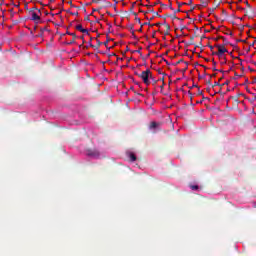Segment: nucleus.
<instances>
[{
  "label": "nucleus",
  "instance_id": "32",
  "mask_svg": "<svg viewBox=\"0 0 256 256\" xmlns=\"http://www.w3.org/2000/svg\"><path fill=\"white\" fill-rule=\"evenodd\" d=\"M246 6H247V7H251V5H249V2H246Z\"/></svg>",
  "mask_w": 256,
  "mask_h": 256
},
{
  "label": "nucleus",
  "instance_id": "55",
  "mask_svg": "<svg viewBox=\"0 0 256 256\" xmlns=\"http://www.w3.org/2000/svg\"><path fill=\"white\" fill-rule=\"evenodd\" d=\"M223 78H220L219 81H221Z\"/></svg>",
  "mask_w": 256,
  "mask_h": 256
},
{
  "label": "nucleus",
  "instance_id": "7",
  "mask_svg": "<svg viewBox=\"0 0 256 256\" xmlns=\"http://www.w3.org/2000/svg\"><path fill=\"white\" fill-rule=\"evenodd\" d=\"M129 159L130 161L135 162L137 161V156H135L133 153H129Z\"/></svg>",
  "mask_w": 256,
  "mask_h": 256
},
{
  "label": "nucleus",
  "instance_id": "45",
  "mask_svg": "<svg viewBox=\"0 0 256 256\" xmlns=\"http://www.w3.org/2000/svg\"><path fill=\"white\" fill-rule=\"evenodd\" d=\"M213 71H217V68H213Z\"/></svg>",
  "mask_w": 256,
  "mask_h": 256
},
{
  "label": "nucleus",
  "instance_id": "33",
  "mask_svg": "<svg viewBox=\"0 0 256 256\" xmlns=\"http://www.w3.org/2000/svg\"><path fill=\"white\" fill-rule=\"evenodd\" d=\"M41 29H43V33H45V31H47V28H41Z\"/></svg>",
  "mask_w": 256,
  "mask_h": 256
},
{
  "label": "nucleus",
  "instance_id": "52",
  "mask_svg": "<svg viewBox=\"0 0 256 256\" xmlns=\"http://www.w3.org/2000/svg\"><path fill=\"white\" fill-rule=\"evenodd\" d=\"M178 7H181V4H179Z\"/></svg>",
  "mask_w": 256,
  "mask_h": 256
},
{
  "label": "nucleus",
  "instance_id": "2",
  "mask_svg": "<svg viewBox=\"0 0 256 256\" xmlns=\"http://www.w3.org/2000/svg\"><path fill=\"white\" fill-rule=\"evenodd\" d=\"M215 47H217L218 52H214L213 55H217L218 57H223V54L227 53V48H225V45L216 44Z\"/></svg>",
  "mask_w": 256,
  "mask_h": 256
},
{
  "label": "nucleus",
  "instance_id": "46",
  "mask_svg": "<svg viewBox=\"0 0 256 256\" xmlns=\"http://www.w3.org/2000/svg\"><path fill=\"white\" fill-rule=\"evenodd\" d=\"M95 11H97V9H93V12L95 13Z\"/></svg>",
  "mask_w": 256,
  "mask_h": 256
},
{
  "label": "nucleus",
  "instance_id": "47",
  "mask_svg": "<svg viewBox=\"0 0 256 256\" xmlns=\"http://www.w3.org/2000/svg\"><path fill=\"white\" fill-rule=\"evenodd\" d=\"M229 35H233V32H230Z\"/></svg>",
  "mask_w": 256,
  "mask_h": 256
},
{
  "label": "nucleus",
  "instance_id": "1",
  "mask_svg": "<svg viewBox=\"0 0 256 256\" xmlns=\"http://www.w3.org/2000/svg\"><path fill=\"white\" fill-rule=\"evenodd\" d=\"M138 77L142 79L145 85H150V79H153V74L151 73V70L147 69L146 71H143L141 74H138Z\"/></svg>",
  "mask_w": 256,
  "mask_h": 256
},
{
  "label": "nucleus",
  "instance_id": "49",
  "mask_svg": "<svg viewBox=\"0 0 256 256\" xmlns=\"http://www.w3.org/2000/svg\"><path fill=\"white\" fill-rule=\"evenodd\" d=\"M68 3L71 5L72 1H69Z\"/></svg>",
  "mask_w": 256,
  "mask_h": 256
},
{
  "label": "nucleus",
  "instance_id": "37",
  "mask_svg": "<svg viewBox=\"0 0 256 256\" xmlns=\"http://www.w3.org/2000/svg\"><path fill=\"white\" fill-rule=\"evenodd\" d=\"M72 15H79V12L73 13Z\"/></svg>",
  "mask_w": 256,
  "mask_h": 256
},
{
  "label": "nucleus",
  "instance_id": "56",
  "mask_svg": "<svg viewBox=\"0 0 256 256\" xmlns=\"http://www.w3.org/2000/svg\"><path fill=\"white\" fill-rule=\"evenodd\" d=\"M254 65H256V62H254Z\"/></svg>",
  "mask_w": 256,
  "mask_h": 256
},
{
  "label": "nucleus",
  "instance_id": "44",
  "mask_svg": "<svg viewBox=\"0 0 256 256\" xmlns=\"http://www.w3.org/2000/svg\"><path fill=\"white\" fill-rule=\"evenodd\" d=\"M139 31H140V32H142V31H143V29H142V28H140V29H139Z\"/></svg>",
  "mask_w": 256,
  "mask_h": 256
},
{
  "label": "nucleus",
  "instance_id": "19",
  "mask_svg": "<svg viewBox=\"0 0 256 256\" xmlns=\"http://www.w3.org/2000/svg\"><path fill=\"white\" fill-rule=\"evenodd\" d=\"M135 19H136V21H137L139 24H141V19H140V18L136 17Z\"/></svg>",
  "mask_w": 256,
  "mask_h": 256
},
{
  "label": "nucleus",
  "instance_id": "50",
  "mask_svg": "<svg viewBox=\"0 0 256 256\" xmlns=\"http://www.w3.org/2000/svg\"><path fill=\"white\" fill-rule=\"evenodd\" d=\"M89 46L91 47V41L89 42Z\"/></svg>",
  "mask_w": 256,
  "mask_h": 256
},
{
  "label": "nucleus",
  "instance_id": "13",
  "mask_svg": "<svg viewBox=\"0 0 256 256\" xmlns=\"http://www.w3.org/2000/svg\"><path fill=\"white\" fill-rule=\"evenodd\" d=\"M35 37H43V29H40V33L37 34Z\"/></svg>",
  "mask_w": 256,
  "mask_h": 256
},
{
  "label": "nucleus",
  "instance_id": "3",
  "mask_svg": "<svg viewBox=\"0 0 256 256\" xmlns=\"http://www.w3.org/2000/svg\"><path fill=\"white\" fill-rule=\"evenodd\" d=\"M29 15H31V21H35V23H39L41 21V14L37 12H30Z\"/></svg>",
  "mask_w": 256,
  "mask_h": 256
},
{
  "label": "nucleus",
  "instance_id": "35",
  "mask_svg": "<svg viewBox=\"0 0 256 256\" xmlns=\"http://www.w3.org/2000/svg\"><path fill=\"white\" fill-rule=\"evenodd\" d=\"M209 48H210V51H213V46H209Z\"/></svg>",
  "mask_w": 256,
  "mask_h": 256
},
{
  "label": "nucleus",
  "instance_id": "31",
  "mask_svg": "<svg viewBox=\"0 0 256 256\" xmlns=\"http://www.w3.org/2000/svg\"><path fill=\"white\" fill-rule=\"evenodd\" d=\"M85 21H89V16H86V17H85Z\"/></svg>",
  "mask_w": 256,
  "mask_h": 256
},
{
  "label": "nucleus",
  "instance_id": "40",
  "mask_svg": "<svg viewBox=\"0 0 256 256\" xmlns=\"http://www.w3.org/2000/svg\"><path fill=\"white\" fill-rule=\"evenodd\" d=\"M25 9H29L27 4L25 5Z\"/></svg>",
  "mask_w": 256,
  "mask_h": 256
},
{
  "label": "nucleus",
  "instance_id": "34",
  "mask_svg": "<svg viewBox=\"0 0 256 256\" xmlns=\"http://www.w3.org/2000/svg\"><path fill=\"white\" fill-rule=\"evenodd\" d=\"M152 81H153V83H157V81L152 77Z\"/></svg>",
  "mask_w": 256,
  "mask_h": 256
},
{
  "label": "nucleus",
  "instance_id": "25",
  "mask_svg": "<svg viewBox=\"0 0 256 256\" xmlns=\"http://www.w3.org/2000/svg\"><path fill=\"white\" fill-rule=\"evenodd\" d=\"M223 85H229V80L223 83Z\"/></svg>",
  "mask_w": 256,
  "mask_h": 256
},
{
  "label": "nucleus",
  "instance_id": "18",
  "mask_svg": "<svg viewBox=\"0 0 256 256\" xmlns=\"http://www.w3.org/2000/svg\"><path fill=\"white\" fill-rule=\"evenodd\" d=\"M201 1H202V5H203L204 7H207V5H208L207 1H205V0H201Z\"/></svg>",
  "mask_w": 256,
  "mask_h": 256
},
{
  "label": "nucleus",
  "instance_id": "15",
  "mask_svg": "<svg viewBox=\"0 0 256 256\" xmlns=\"http://www.w3.org/2000/svg\"><path fill=\"white\" fill-rule=\"evenodd\" d=\"M191 189H193V191H197V189H199V186L193 185V186H191Z\"/></svg>",
  "mask_w": 256,
  "mask_h": 256
},
{
  "label": "nucleus",
  "instance_id": "22",
  "mask_svg": "<svg viewBox=\"0 0 256 256\" xmlns=\"http://www.w3.org/2000/svg\"><path fill=\"white\" fill-rule=\"evenodd\" d=\"M180 12H181V9H179V8L174 11V13H180Z\"/></svg>",
  "mask_w": 256,
  "mask_h": 256
},
{
  "label": "nucleus",
  "instance_id": "14",
  "mask_svg": "<svg viewBox=\"0 0 256 256\" xmlns=\"http://www.w3.org/2000/svg\"><path fill=\"white\" fill-rule=\"evenodd\" d=\"M81 33H86V35H89V30H87V29H85V28H83V30L82 31H80Z\"/></svg>",
  "mask_w": 256,
  "mask_h": 256
},
{
  "label": "nucleus",
  "instance_id": "8",
  "mask_svg": "<svg viewBox=\"0 0 256 256\" xmlns=\"http://www.w3.org/2000/svg\"><path fill=\"white\" fill-rule=\"evenodd\" d=\"M35 11H38L39 15H41V10L37 9V7H33L29 9V13H35Z\"/></svg>",
  "mask_w": 256,
  "mask_h": 256
},
{
  "label": "nucleus",
  "instance_id": "39",
  "mask_svg": "<svg viewBox=\"0 0 256 256\" xmlns=\"http://www.w3.org/2000/svg\"><path fill=\"white\" fill-rule=\"evenodd\" d=\"M154 5H159V2H155Z\"/></svg>",
  "mask_w": 256,
  "mask_h": 256
},
{
  "label": "nucleus",
  "instance_id": "6",
  "mask_svg": "<svg viewBox=\"0 0 256 256\" xmlns=\"http://www.w3.org/2000/svg\"><path fill=\"white\" fill-rule=\"evenodd\" d=\"M101 45H103V42H100L99 39H97V45L95 46L93 44H90V47H92V49H99Z\"/></svg>",
  "mask_w": 256,
  "mask_h": 256
},
{
  "label": "nucleus",
  "instance_id": "58",
  "mask_svg": "<svg viewBox=\"0 0 256 256\" xmlns=\"http://www.w3.org/2000/svg\"><path fill=\"white\" fill-rule=\"evenodd\" d=\"M121 1H125V0H121Z\"/></svg>",
  "mask_w": 256,
  "mask_h": 256
},
{
  "label": "nucleus",
  "instance_id": "36",
  "mask_svg": "<svg viewBox=\"0 0 256 256\" xmlns=\"http://www.w3.org/2000/svg\"><path fill=\"white\" fill-rule=\"evenodd\" d=\"M50 1V3H55V0H49Z\"/></svg>",
  "mask_w": 256,
  "mask_h": 256
},
{
  "label": "nucleus",
  "instance_id": "27",
  "mask_svg": "<svg viewBox=\"0 0 256 256\" xmlns=\"http://www.w3.org/2000/svg\"><path fill=\"white\" fill-rule=\"evenodd\" d=\"M93 3H99V0H92Z\"/></svg>",
  "mask_w": 256,
  "mask_h": 256
},
{
  "label": "nucleus",
  "instance_id": "28",
  "mask_svg": "<svg viewBox=\"0 0 256 256\" xmlns=\"http://www.w3.org/2000/svg\"><path fill=\"white\" fill-rule=\"evenodd\" d=\"M155 25H156V27H160L161 23H156Z\"/></svg>",
  "mask_w": 256,
  "mask_h": 256
},
{
  "label": "nucleus",
  "instance_id": "30",
  "mask_svg": "<svg viewBox=\"0 0 256 256\" xmlns=\"http://www.w3.org/2000/svg\"><path fill=\"white\" fill-rule=\"evenodd\" d=\"M109 41L104 42L105 47H107Z\"/></svg>",
  "mask_w": 256,
  "mask_h": 256
},
{
  "label": "nucleus",
  "instance_id": "23",
  "mask_svg": "<svg viewBox=\"0 0 256 256\" xmlns=\"http://www.w3.org/2000/svg\"><path fill=\"white\" fill-rule=\"evenodd\" d=\"M130 13H132V15H134V17H137V12H130Z\"/></svg>",
  "mask_w": 256,
  "mask_h": 256
},
{
  "label": "nucleus",
  "instance_id": "43",
  "mask_svg": "<svg viewBox=\"0 0 256 256\" xmlns=\"http://www.w3.org/2000/svg\"><path fill=\"white\" fill-rule=\"evenodd\" d=\"M208 84L211 85V80L208 81Z\"/></svg>",
  "mask_w": 256,
  "mask_h": 256
},
{
  "label": "nucleus",
  "instance_id": "5",
  "mask_svg": "<svg viewBox=\"0 0 256 256\" xmlns=\"http://www.w3.org/2000/svg\"><path fill=\"white\" fill-rule=\"evenodd\" d=\"M67 35H71V37H73V39L69 43V45H73V43H75V39H77V34L71 33V32H67Z\"/></svg>",
  "mask_w": 256,
  "mask_h": 256
},
{
  "label": "nucleus",
  "instance_id": "42",
  "mask_svg": "<svg viewBox=\"0 0 256 256\" xmlns=\"http://www.w3.org/2000/svg\"><path fill=\"white\" fill-rule=\"evenodd\" d=\"M154 15H159V13H157V12H154Z\"/></svg>",
  "mask_w": 256,
  "mask_h": 256
},
{
  "label": "nucleus",
  "instance_id": "21",
  "mask_svg": "<svg viewBox=\"0 0 256 256\" xmlns=\"http://www.w3.org/2000/svg\"><path fill=\"white\" fill-rule=\"evenodd\" d=\"M80 39H82L83 43H85V36H80Z\"/></svg>",
  "mask_w": 256,
  "mask_h": 256
},
{
  "label": "nucleus",
  "instance_id": "11",
  "mask_svg": "<svg viewBox=\"0 0 256 256\" xmlns=\"http://www.w3.org/2000/svg\"><path fill=\"white\" fill-rule=\"evenodd\" d=\"M164 27L166 28L167 31L171 30V26H169V24L167 23H164Z\"/></svg>",
  "mask_w": 256,
  "mask_h": 256
},
{
  "label": "nucleus",
  "instance_id": "4",
  "mask_svg": "<svg viewBox=\"0 0 256 256\" xmlns=\"http://www.w3.org/2000/svg\"><path fill=\"white\" fill-rule=\"evenodd\" d=\"M86 154L88 157H99L100 153L97 149H88L86 150Z\"/></svg>",
  "mask_w": 256,
  "mask_h": 256
},
{
  "label": "nucleus",
  "instance_id": "38",
  "mask_svg": "<svg viewBox=\"0 0 256 256\" xmlns=\"http://www.w3.org/2000/svg\"><path fill=\"white\" fill-rule=\"evenodd\" d=\"M145 7H152L151 5H149V4H147V5H145Z\"/></svg>",
  "mask_w": 256,
  "mask_h": 256
},
{
  "label": "nucleus",
  "instance_id": "41",
  "mask_svg": "<svg viewBox=\"0 0 256 256\" xmlns=\"http://www.w3.org/2000/svg\"><path fill=\"white\" fill-rule=\"evenodd\" d=\"M144 25H151V24L146 22V23H144Z\"/></svg>",
  "mask_w": 256,
  "mask_h": 256
},
{
  "label": "nucleus",
  "instance_id": "57",
  "mask_svg": "<svg viewBox=\"0 0 256 256\" xmlns=\"http://www.w3.org/2000/svg\"><path fill=\"white\" fill-rule=\"evenodd\" d=\"M240 2L243 1V0H239Z\"/></svg>",
  "mask_w": 256,
  "mask_h": 256
},
{
  "label": "nucleus",
  "instance_id": "51",
  "mask_svg": "<svg viewBox=\"0 0 256 256\" xmlns=\"http://www.w3.org/2000/svg\"><path fill=\"white\" fill-rule=\"evenodd\" d=\"M90 41H93V38H90Z\"/></svg>",
  "mask_w": 256,
  "mask_h": 256
},
{
  "label": "nucleus",
  "instance_id": "12",
  "mask_svg": "<svg viewBox=\"0 0 256 256\" xmlns=\"http://www.w3.org/2000/svg\"><path fill=\"white\" fill-rule=\"evenodd\" d=\"M135 5H136V2H133L132 3V6L130 8V13H133V9L135 8Z\"/></svg>",
  "mask_w": 256,
  "mask_h": 256
},
{
  "label": "nucleus",
  "instance_id": "20",
  "mask_svg": "<svg viewBox=\"0 0 256 256\" xmlns=\"http://www.w3.org/2000/svg\"><path fill=\"white\" fill-rule=\"evenodd\" d=\"M219 86V82H215L214 85H212V87H217Z\"/></svg>",
  "mask_w": 256,
  "mask_h": 256
},
{
  "label": "nucleus",
  "instance_id": "17",
  "mask_svg": "<svg viewBox=\"0 0 256 256\" xmlns=\"http://www.w3.org/2000/svg\"><path fill=\"white\" fill-rule=\"evenodd\" d=\"M220 39H223L225 45H227L228 42H227V38L226 37L221 36Z\"/></svg>",
  "mask_w": 256,
  "mask_h": 256
},
{
  "label": "nucleus",
  "instance_id": "24",
  "mask_svg": "<svg viewBox=\"0 0 256 256\" xmlns=\"http://www.w3.org/2000/svg\"><path fill=\"white\" fill-rule=\"evenodd\" d=\"M179 63H183V60H179L178 62H176V65H179Z\"/></svg>",
  "mask_w": 256,
  "mask_h": 256
},
{
  "label": "nucleus",
  "instance_id": "48",
  "mask_svg": "<svg viewBox=\"0 0 256 256\" xmlns=\"http://www.w3.org/2000/svg\"><path fill=\"white\" fill-rule=\"evenodd\" d=\"M214 65H217V62H213Z\"/></svg>",
  "mask_w": 256,
  "mask_h": 256
},
{
  "label": "nucleus",
  "instance_id": "26",
  "mask_svg": "<svg viewBox=\"0 0 256 256\" xmlns=\"http://www.w3.org/2000/svg\"><path fill=\"white\" fill-rule=\"evenodd\" d=\"M193 3V0H189V3L187 5H191Z\"/></svg>",
  "mask_w": 256,
  "mask_h": 256
},
{
  "label": "nucleus",
  "instance_id": "54",
  "mask_svg": "<svg viewBox=\"0 0 256 256\" xmlns=\"http://www.w3.org/2000/svg\"><path fill=\"white\" fill-rule=\"evenodd\" d=\"M243 43H245V40H242Z\"/></svg>",
  "mask_w": 256,
  "mask_h": 256
},
{
  "label": "nucleus",
  "instance_id": "29",
  "mask_svg": "<svg viewBox=\"0 0 256 256\" xmlns=\"http://www.w3.org/2000/svg\"><path fill=\"white\" fill-rule=\"evenodd\" d=\"M219 39H221V37L214 38V41H219Z\"/></svg>",
  "mask_w": 256,
  "mask_h": 256
},
{
  "label": "nucleus",
  "instance_id": "9",
  "mask_svg": "<svg viewBox=\"0 0 256 256\" xmlns=\"http://www.w3.org/2000/svg\"><path fill=\"white\" fill-rule=\"evenodd\" d=\"M159 124H157V122H151L150 123V129H157Z\"/></svg>",
  "mask_w": 256,
  "mask_h": 256
},
{
  "label": "nucleus",
  "instance_id": "10",
  "mask_svg": "<svg viewBox=\"0 0 256 256\" xmlns=\"http://www.w3.org/2000/svg\"><path fill=\"white\" fill-rule=\"evenodd\" d=\"M77 31H83V25L79 24L76 26Z\"/></svg>",
  "mask_w": 256,
  "mask_h": 256
},
{
  "label": "nucleus",
  "instance_id": "53",
  "mask_svg": "<svg viewBox=\"0 0 256 256\" xmlns=\"http://www.w3.org/2000/svg\"><path fill=\"white\" fill-rule=\"evenodd\" d=\"M193 9H195V8H192L190 11H193Z\"/></svg>",
  "mask_w": 256,
  "mask_h": 256
},
{
  "label": "nucleus",
  "instance_id": "16",
  "mask_svg": "<svg viewBox=\"0 0 256 256\" xmlns=\"http://www.w3.org/2000/svg\"><path fill=\"white\" fill-rule=\"evenodd\" d=\"M219 7V5H216L215 7L210 9V13H213L215 11V9H217Z\"/></svg>",
  "mask_w": 256,
  "mask_h": 256
}]
</instances>
